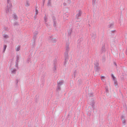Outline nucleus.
Listing matches in <instances>:
<instances>
[{"label":"nucleus","mask_w":127,"mask_h":127,"mask_svg":"<svg viewBox=\"0 0 127 127\" xmlns=\"http://www.w3.org/2000/svg\"><path fill=\"white\" fill-rule=\"evenodd\" d=\"M77 13H78L76 16L77 17H78L79 16H80L82 12L80 10H78L77 11Z\"/></svg>","instance_id":"1"},{"label":"nucleus","mask_w":127,"mask_h":127,"mask_svg":"<svg viewBox=\"0 0 127 127\" xmlns=\"http://www.w3.org/2000/svg\"><path fill=\"white\" fill-rule=\"evenodd\" d=\"M69 44H68L66 45V50L67 52L68 51L69 49Z\"/></svg>","instance_id":"2"},{"label":"nucleus","mask_w":127,"mask_h":127,"mask_svg":"<svg viewBox=\"0 0 127 127\" xmlns=\"http://www.w3.org/2000/svg\"><path fill=\"white\" fill-rule=\"evenodd\" d=\"M63 83V81H61L59 82L58 83V86H60L62 85Z\"/></svg>","instance_id":"3"},{"label":"nucleus","mask_w":127,"mask_h":127,"mask_svg":"<svg viewBox=\"0 0 127 127\" xmlns=\"http://www.w3.org/2000/svg\"><path fill=\"white\" fill-rule=\"evenodd\" d=\"M20 49V47L19 46H18L16 48V50L17 51H19Z\"/></svg>","instance_id":"4"},{"label":"nucleus","mask_w":127,"mask_h":127,"mask_svg":"<svg viewBox=\"0 0 127 127\" xmlns=\"http://www.w3.org/2000/svg\"><path fill=\"white\" fill-rule=\"evenodd\" d=\"M114 83L115 85L116 86H117V84H118L117 83V82L115 80V81H114Z\"/></svg>","instance_id":"5"},{"label":"nucleus","mask_w":127,"mask_h":127,"mask_svg":"<svg viewBox=\"0 0 127 127\" xmlns=\"http://www.w3.org/2000/svg\"><path fill=\"white\" fill-rule=\"evenodd\" d=\"M101 79H102V80L103 81H104V80L105 77L104 76H102L101 77Z\"/></svg>","instance_id":"6"},{"label":"nucleus","mask_w":127,"mask_h":127,"mask_svg":"<svg viewBox=\"0 0 127 127\" xmlns=\"http://www.w3.org/2000/svg\"><path fill=\"white\" fill-rule=\"evenodd\" d=\"M4 38H7L8 37V36L7 35H5V34H4Z\"/></svg>","instance_id":"7"},{"label":"nucleus","mask_w":127,"mask_h":127,"mask_svg":"<svg viewBox=\"0 0 127 127\" xmlns=\"http://www.w3.org/2000/svg\"><path fill=\"white\" fill-rule=\"evenodd\" d=\"M7 46L6 45H5L4 46V51H5V49H6V48Z\"/></svg>","instance_id":"8"},{"label":"nucleus","mask_w":127,"mask_h":127,"mask_svg":"<svg viewBox=\"0 0 127 127\" xmlns=\"http://www.w3.org/2000/svg\"><path fill=\"white\" fill-rule=\"evenodd\" d=\"M35 12H36V15H37L38 13V10L37 9H36Z\"/></svg>","instance_id":"9"},{"label":"nucleus","mask_w":127,"mask_h":127,"mask_svg":"<svg viewBox=\"0 0 127 127\" xmlns=\"http://www.w3.org/2000/svg\"><path fill=\"white\" fill-rule=\"evenodd\" d=\"M16 71V70L15 69H13V70L12 71V72L13 73H14Z\"/></svg>","instance_id":"10"},{"label":"nucleus","mask_w":127,"mask_h":127,"mask_svg":"<svg viewBox=\"0 0 127 127\" xmlns=\"http://www.w3.org/2000/svg\"><path fill=\"white\" fill-rule=\"evenodd\" d=\"M122 120V122L123 123H125V120L124 119H123Z\"/></svg>","instance_id":"11"},{"label":"nucleus","mask_w":127,"mask_h":127,"mask_svg":"<svg viewBox=\"0 0 127 127\" xmlns=\"http://www.w3.org/2000/svg\"><path fill=\"white\" fill-rule=\"evenodd\" d=\"M112 76L114 80V79L115 77H114V76H113V74L112 75Z\"/></svg>","instance_id":"12"},{"label":"nucleus","mask_w":127,"mask_h":127,"mask_svg":"<svg viewBox=\"0 0 127 127\" xmlns=\"http://www.w3.org/2000/svg\"><path fill=\"white\" fill-rule=\"evenodd\" d=\"M14 18L15 19H16L17 17L16 15H14Z\"/></svg>","instance_id":"13"},{"label":"nucleus","mask_w":127,"mask_h":127,"mask_svg":"<svg viewBox=\"0 0 127 127\" xmlns=\"http://www.w3.org/2000/svg\"><path fill=\"white\" fill-rule=\"evenodd\" d=\"M112 31V32H115V30H114V31Z\"/></svg>","instance_id":"14"},{"label":"nucleus","mask_w":127,"mask_h":127,"mask_svg":"<svg viewBox=\"0 0 127 127\" xmlns=\"http://www.w3.org/2000/svg\"><path fill=\"white\" fill-rule=\"evenodd\" d=\"M45 22H46V19H45Z\"/></svg>","instance_id":"15"},{"label":"nucleus","mask_w":127,"mask_h":127,"mask_svg":"<svg viewBox=\"0 0 127 127\" xmlns=\"http://www.w3.org/2000/svg\"><path fill=\"white\" fill-rule=\"evenodd\" d=\"M9 0H7V1H9Z\"/></svg>","instance_id":"16"},{"label":"nucleus","mask_w":127,"mask_h":127,"mask_svg":"<svg viewBox=\"0 0 127 127\" xmlns=\"http://www.w3.org/2000/svg\"><path fill=\"white\" fill-rule=\"evenodd\" d=\"M115 64L116 65V64L115 63Z\"/></svg>","instance_id":"17"}]
</instances>
